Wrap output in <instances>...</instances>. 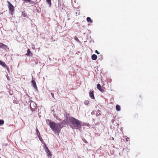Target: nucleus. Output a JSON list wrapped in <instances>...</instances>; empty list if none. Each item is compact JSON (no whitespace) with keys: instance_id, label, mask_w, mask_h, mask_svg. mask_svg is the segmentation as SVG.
Returning a JSON list of instances; mask_svg holds the SVG:
<instances>
[{"instance_id":"f257e3e1","label":"nucleus","mask_w":158,"mask_h":158,"mask_svg":"<svg viewBox=\"0 0 158 158\" xmlns=\"http://www.w3.org/2000/svg\"><path fill=\"white\" fill-rule=\"evenodd\" d=\"M46 122L52 131L59 135V133L61 131V129L62 128L61 124L60 123H57L49 119L47 120Z\"/></svg>"},{"instance_id":"f03ea898","label":"nucleus","mask_w":158,"mask_h":158,"mask_svg":"<svg viewBox=\"0 0 158 158\" xmlns=\"http://www.w3.org/2000/svg\"><path fill=\"white\" fill-rule=\"evenodd\" d=\"M69 119L70 122L71 124V126L73 129H78L81 128V121L73 117L70 118Z\"/></svg>"},{"instance_id":"7ed1b4c3","label":"nucleus","mask_w":158,"mask_h":158,"mask_svg":"<svg viewBox=\"0 0 158 158\" xmlns=\"http://www.w3.org/2000/svg\"><path fill=\"white\" fill-rule=\"evenodd\" d=\"M7 3L8 4V7L9 9V10L12 12H14V6L9 1H7Z\"/></svg>"},{"instance_id":"20e7f679","label":"nucleus","mask_w":158,"mask_h":158,"mask_svg":"<svg viewBox=\"0 0 158 158\" xmlns=\"http://www.w3.org/2000/svg\"><path fill=\"white\" fill-rule=\"evenodd\" d=\"M44 148L46 152V153H47L48 156H52V154H51L49 150L48 149L47 146L45 144L44 145Z\"/></svg>"},{"instance_id":"39448f33","label":"nucleus","mask_w":158,"mask_h":158,"mask_svg":"<svg viewBox=\"0 0 158 158\" xmlns=\"http://www.w3.org/2000/svg\"><path fill=\"white\" fill-rule=\"evenodd\" d=\"M90 97L93 99H95V97L94 95V91L91 90L89 93Z\"/></svg>"},{"instance_id":"423d86ee","label":"nucleus","mask_w":158,"mask_h":158,"mask_svg":"<svg viewBox=\"0 0 158 158\" xmlns=\"http://www.w3.org/2000/svg\"><path fill=\"white\" fill-rule=\"evenodd\" d=\"M0 47L6 50L7 49H9L8 47L6 45L2 43H0Z\"/></svg>"},{"instance_id":"0eeeda50","label":"nucleus","mask_w":158,"mask_h":158,"mask_svg":"<svg viewBox=\"0 0 158 158\" xmlns=\"http://www.w3.org/2000/svg\"><path fill=\"white\" fill-rule=\"evenodd\" d=\"M97 89H99L101 92L102 93L104 92L105 91L104 89L99 84H97Z\"/></svg>"},{"instance_id":"6e6552de","label":"nucleus","mask_w":158,"mask_h":158,"mask_svg":"<svg viewBox=\"0 0 158 158\" xmlns=\"http://www.w3.org/2000/svg\"><path fill=\"white\" fill-rule=\"evenodd\" d=\"M0 65H1L2 66L6 68H7V69H8L7 67V66L6 65L5 63L4 62L2 61L1 60H0Z\"/></svg>"},{"instance_id":"1a4fd4ad","label":"nucleus","mask_w":158,"mask_h":158,"mask_svg":"<svg viewBox=\"0 0 158 158\" xmlns=\"http://www.w3.org/2000/svg\"><path fill=\"white\" fill-rule=\"evenodd\" d=\"M27 52V53L26 54V55L29 56H32L33 54L29 49H28Z\"/></svg>"},{"instance_id":"9d476101","label":"nucleus","mask_w":158,"mask_h":158,"mask_svg":"<svg viewBox=\"0 0 158 158\" xmlns=\"http://www.w3.org/2000/svg\"><path fill=\"white\" fill-rule=\"evenodd\" d=\"M31 82L32 83V86L34 87V88L35 89H37V88L35 82L34 80H32Z\"/></svg>"},{"instance_id":"9b49d317","label":"nucleus","mask_w":158,"mask_h":158,"mask_svg":"<svg viewBox=\"0 0 158 158\" xmlns=\"http://www.w3.org/2000/svg\"><path fill=\"white\" fill-rule=\"evenodd\" d=\"M97 56L95 54H93L91 56L92 59L94 60H96L97 59Z\"/></svg>"},{"instance_id":"f8f14e48","label":"nucleus","mask_w":158,"mask_h":158,"mask_svg":"<svg viewBox=\"0 0 158 158\" xmlns=\"http://www.w3.org/2000/svg\"><path fill=\"white\" fill-rule=\"evenodd\" d=\"M116 110L118 111H120L121 109L120 106L118 105H116Z\"/></svg>"},{"instance_id":"ddd939ff","label":"nucleus","mask_w":158,"mask_h":158,"mask_svg":"<svg viewBox=\"0 0 158 158\" xmlns=\"http://www.w3.org/2000/svg\"><path fill=\"white\" fill-rule=\"evenodd\" d=\"M86 19H87V21L88 22H89L91 23H92L93 22L92 21V20L91 18L89 17H87Z\"/></svg>"},{"instance_id":"4468645a","label":"nucleus","mask_w":158,"mask_h":158,"mask_svg":"<svg viewBox=\"0 0 158 158\" xmlns=\"http://www.w3.org/2000/svg\"><path fill=\"white\" fill-rule=\"evenodd\" d=\"M84 103L85 105H87L89 104V101L88 100H85V101Z\"/></svg>"},{"instance_id":"2eb2a0df","label":"nucleus","mask_w":158,"mask_h":158,"mask_svg":"<svg viewBox=\"0 0 158 158\" xmlns=\"http://www.w3.org/2000/svg\"><path fill=\"white\" fill-rule=\"evenodd\" d=\"M24 2H28L29 3H31V4H33L34 3V2L32 1L31 0H24Z\"/></svg>"},{"instance_id":"dca6fc26","label":"nucleus","mask_w":158,"mask_h":158,"mask_svg":"<svg viewBox=\"0 0 158 158\" xmlns=\"http://www.w3.org/2000/svg\"><path fill=\"white\" fill-rule=\"evenodd\" d=\"M48 3L49 5L50 6H51V0H46Z\"/></svg>"},{"instance_id":"f3484780","label":"nucleus","mask_w":158,"mask_h":158,"mask_svg":"<svg viewBox=\"0 0 158 158\" xmlns=\"http://www.w3.org/2000/svg\"><path fill=\"white\" fill-rule=\"evenodd\" d=\"M124 138L125 139H126V141L127 142H128L130 141V139L127 136H125V137H124Z\"/></svg>"},{"instance_id":"a211bd4d","label":"nucleus","mask_w":158,"mask_h":158,"mask_svg":"<svg viewBox=\"0 0 158 158\" xmlns=\"http://www.w3.org/2000/svg\"><path fill=\"white\" fill-rule=\"evenodd\" d=\"M4 121L3 120L0 119V125H3L4 124Z\"/></svg>"},{"instance_id":"6ab92c4d","label":"nucleus","mask_w":158,"mask_h":158,"mask_svg":"<svg viewBox=\"0 0 158 158\" xmlns=\"http://www.w3.org/2000/svg\"><path fill=\"white\" fill-rule=\"evenodd\" d=\"M98 113H97L96 114V116H97V117L100 116L101 115V113H100V111L99 110H98Z\"/></svg>"},{"instance_id":"aec40b11","label":"nucleus","mask_w":158,"mask_h":158,"mask_svg":"<svg viewBox=\"0 0 158 158\" xmlns=\"http://www.w3.org/2000/svg\"><path fill=\"white\" fill-rule=\"evenodd\" d=\"M36 131L37 132V135H38V137L39 138V139H40V134L39 131L38 130V129L37 128L36 129Z\"/></svg>"},{"instance_id":"412c9836","label":"nucleus","mask_w":158,"mask_h":158,"mask_svg":"<svg viewBox=\"0 0 158 158\" xmlns=\"http://www.w3.org/2000/svg\"><path fill=\"white\" fill-rule=\"evenodd\" d=\"M74 39L76 40L77 41H79V40L78 39V38L76 37L75 36L74 38Z\"/></svg>"},{"instance_id":"4be33fe9","label":"nucleus","mask_w":158,"mask_h":158,"mask_svg":"<svg viewBox=\"0 0 158 158\" xmlns=\"http://www.w3.org/2000/svg\"><path fill=\"white\" fill-rule=\"evenodd\" d=\"M95 52L97 54H100V53L98 52V51L97 50H96L95 51Z\"/></svg>"},{"instance_id":"5701e85b","label":"nucleus","mask_w":158,"mask_h":158,"mask_svg":"<svg viewBox=\"0 0 158 158\" xmlns=\"http://www.w3.org/2000/svg\"><path fill=\"white\" fill-rule=\"evenodd\" d=\"M51 95H52V97L53 98H54V94L53 93H51Z\"/></svg>"},{"instance_id":"b1692460","label":"nucleus","mask_w":158,"mask_h":158,"mask_svg":"<svg viewBox=\"0 0 158 158\" xmlns=\"http://www.w3.org/2000/svg\"><path fill=\"white\" fill-rule=\"evenodd\" d=\"M0 158H1L0 157Z\"/></svg>"}]
</instances>
